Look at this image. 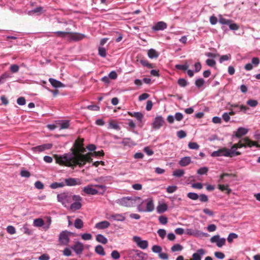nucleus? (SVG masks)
Instances as JSON below:
<instances>
[{
  "instance_id": "nucleus-4",
  "label": "nucleus",
  "mask_w": 260,
  "mask_h": 260,
  "mask_svg": "<svg viewBox=\"0 0 260 260\" xmlns=\"http://www.w3.org/2000/svg\"><path fill=\"white\" fill-rule=\"evenodd\" d=\"M138 201H140V197L132 196L123 197L117 200L116 203L122 206L131 207L138 205Z\"/></svg>"
},
{
  "instance_id": "nucleus-58",
  "label": "nucleus",
  "mask_w": 260,
  "mask_h": 260,
  "mask_svg": "<svg viewBox=\"0 0 260 260\" xmlns=\"http://www.w3.org/2000/svg\"><path fill=\"white\" fill-rule=\"evenodd\" d=\"M121 144L124 145H129L132 144V141L129 138H125L123 139L122 141L121 142Z\"/></svg>"
},
{
  "instance_id": "nucleus-35",
  "label": "nucleus",
  "mask_w": 260,
  "mask_h": 260,
  "mask_svg": "<svg viewBox=\"0 0 260 260\" xmlns=\"http://www.w3.org/2000/svg\"><path fill=\"white\" fill-rule=\"evenodd\" d=\"M74 226L76 229H80L83 226V222L81 219L77 218L75 220Z\"/></svg>"
},
{
  "instance_id": "nucleus-5",
  "label": "nucleus",
  "mask_w": 260,
  "mask_h": 260,
  "mask_svg": "<svg viewBox=\"0 0 260 260\" xmlns=\"http://www.w3.org/2000/svg\"><path fill=\"white\" fill-rule=\"evenodd\" d=\"M240 154V152H239V151H236V150H234L224 148L223 149H219L217 151H213L211 154V156L212 157L221 156L226 157H232L233 156L239 155Z\"/></svg>"
},
{
  "instance_id": "nucleus-6",
  "label": "nucleus",
  "mask_w": 260,
  "mask_h": 260,
  "mask_svg": "<svg viewBox=\"0 0 260 260\" xmlns=\"http://www.w3.org/2000/svg\"><path fill=\"white\" fill-rule=\"evenodd\" d=\"M255 146L257 147H259L258 145L256 144L255 142L248 139H244L241 141L240 143L234 145L231 149L235 150L237 148H242L243 147H251L252 146Z\"/></svg>"
},
{
  "instance_id": "nucleus-42",
  "label": "nucleus",
  "mask_w": 260,
  "mask_h": 260,
  "mask_svg": "<svg viewBox=\"0 0 260 260\" xmlns=\"http://www.w3.org/2000/svg\"><path fill=\"white\" fill-rule=\"evenodd\" d=\"M231 58V55L230 54L223 55L220 56L219 61L220 63H222L224 61H226V60L230 59Z\"/></svg>"
},
{
  "instance_id": "nucleus-36",
  "label": "nucleus",
  "mask_w": 260,
  "mask_h": 260,
  "mask_svg": "<svg viewBox=\"0 0 260 260\" xmlns=\"http://www.w3.org/2000/svg\"><path fill=\"white\" fill-rule=\"evenodd\" d=\"M183 249V246L179 244H176L171 247L172 252L180 251Z\"/></svg>"
},
{
  "instance_id": "nucleus-14",
  "label": "nucleus",
  "mask_w": 260,
  "mask_h": 260,
  "mask_svg": "<svg viewBox=\"0 0 260 260\" xmlns=\"http://www.w3.org/2000/svg\"><path fill=\"white\" fill-rule=\"evenodd\" d=\"M59 241L60 243L63 245H68L70 238L67 232H62L60 234L59 236Z\"/></svg>"
},
{
  "instance_id": "nucleus-40",
  "label": "nucleus",
  "mask_w": 260,
  "mask_h": 260,
  "mask_svg": "<svg viewBox=\"0 0 260 260\" xmlns=\"http://www.w3.org/2000/svg\"><path fill=\"white\" fill-rule=\"evenodd\" d=\"M188 67H189V66L187 63L184 64H178L175 65V68L177 69L180 70H182V71L187 70L188 69Z\"/></svg>"
},
{
  "instance_id": "nucleus-32",
  "label": "nucleus",
  "mask_w": 260,
  "mask_h": 260,
  "mask_svg": "<svg viewBox=\"0 0 260 260\" xmlns=\"http://www.w3.org/2000/svg\"><path fill=\"white\" fill-rule=\"evenodd\" d=\"M44 224V220L41 218H37L34 220V225L36 227H41Z\"/></svg>"
},
{
  "instance_id": "nucleus-63",
  "label": "nucleus",
  "mask_w": 260,
  "mask_h": 260,
  "mask_svg": "<svg viewBox=\"0 0 260 260\" xmlns=\"http://www.w3.org/2000/svg\"><path fill=\"white\" fill-rule=\"evenodd\" d=\"M111 257L115 259H117L120 257V254L117 250H114L111 253Z\"/></svg>"
},
{
  "instance_id": "nucleus-3",
  "label": "nucleus",
  "mask_w": 260,
  "mask_h": 260,
  "mask_svg": "<svg viewBox=\"0 0 260 260\" xmlns=\"http://www.w3.org/2000/svg\"><path fill=\"white\" fill-rule=\"evenodd\" d=\"M154 209V205L152 198H147L140 201H138L137 210L139 212H151Z\"/></svg>"
},
{
  "instance_id": "nucleus-30",
  "label": "nucleus",
  "mask_w": 260,
  "mask_h": 260,
  "mask_svg": "<svg viewBox=\"0 0 260 260\" xmlns=\"http://www.w3.org/2000/svg\"><path fill=\"white\" fill-rule=\"evenodd\" d=\"M95 252L100 255L104 256L105 255V252L104 248L100 245H99L95 247Z\"/></svg>"
},
{
  "instance_id": "nucleus-43",
  "label": "nucleus",
  "mask_w": 260,
  "mask_h": 260,
  "mask_svg": "<svg viewBox=\"0 0 260 260\" xmlns=\"http://www.w3.org/2000/svg\"><path fill=\"white\" fill-rule=\"evenodd\" d=\"M238 237V235L235 233H230L227 238V240L229 243L232 242L234 239H236Z\"/></svg>"
},
{
  "instance_id": "nucleus-29",
  "label": "nucleus",
  "mask_w": 260,
  "mask_h": 260,
  "mask_svg": "<svg viewBox=\"0 0 260 260\" xmlns=\"http://www.w3.org/2000/svg\"><path fill=\"white\" fill-rule=\"evenodd\" d=\"M231 107L235 109H236V108H239V110H237L238 112H240V111H243L244 113L246 112V111L249 109L248 107H246L244 105H238L237 104H233V105H232Z\"/></svg>"
},
{
  "instance_id": "nucleus-38",
  "label": "nucleus",
  "mask_w": 260,
  "mask_h": 260,
  "mask_svg": "<svg viewBox=\"0 0 260 260\" xmlns=\"http://www.w3.org/2000/svg\"><path fill=\"white\" fill-rule=\"evenodd\" d=\"M205 80L203 78H198L195 81V85L198 88L202 87L205 84Z\"/></svg>"
},
{
  "instance_id": "nucleus-8",
  "label": "nucleus",
  "mask_w": 260,
  "mask_h": 260,
  "mask_svg": "<svg viewBox=\"0 0 260 260\" xmlns=\"http://www.w3.org/2000/svg\"><path fill=\"white\" fill-rule=\"evenodd\" d=\"M165 122V119L161 116H157L152 124V127L153 129H158L164 125Z\"/></svg>"
},
{
  "instance_id": "nucleus-62",
  "label": "nucleus",
  "mask_w": 260,
  "mask_h": 260,
  "mask_svg": "<svg viewBox=\"0 0 260 260\" xmlns=\"http://www.w3.org/2000/svg\"><path fill=\"white\" fill-rule=\"evenodd\" d=\"M81 237L84 240H89L91 239L92 235L89 233H84L81 235Z\"/></svg>"
},
{
  "instance_id": "nucleus-22",
  "label": "nucleus",
  "mask_w": 260,
  "mask_h": 260,
  "mask_svg": "<svg viewBox=\"0 0 260 260\" xmlns=\"http://www.w3.org/2000/svg\"><path fill=\"white\" fill-rule=\"evenodd\" d=\"M49 81L51 84V85L54 87L59 88L64 87V85L62 83L55 79L49 78Z\"/></svg>"
},
{
  "instance_id": "nucleus-12",
  "label": "nucleus",
  "mask_w": 260,
  "mask_h": 260,
  "mask_svg": "<svg viewBox=\"0 0 260 260\" xmlns=\"http://www.w3.org/2000/svg\"><path fill=\"white\" fill-rule=\"evenodd\" d=\"M82 191L88 195H95L99 193L97 189L93 188V184H89L82 188Z\"/></svg>"
},
{
  "instance_id": "nucleus-52",
  "label": "nucleus",
  "mask_w": 260,
  "mask_h": 260,
  "mask_svg": "<svg viewBox=\"0 0 260 260\" xmlns=\"http://www.w3.org/2000/svg\"><path fill=\"white\" fill-rule=\"evenodd\" d=\"M177 136L180 139H183L186 136V133L183 130L179 131L177 132Z\"/></svg>"
},
{
  "instance_id": "nucleus-31",
  "label": "nucleus",
  "mask_w": 260,
  "mask_h": 260,
  "mask_svg": "<svg viewBox=\"0 0 260 260\" xmlns=\"http://www.w3.org/2000/svg\"><path fill=\"white\" fill-rule=\"evenodd\" d=\"M65 186L64 182H54L51 184L50 187L52 189L63 187Z\"/></svg>"
},
{
  "instance_id": "nucleus-2",
  "label": "nucleus",
  "mask_w": 260,
  "mask_h": 260,
  "mask_svg": "<svg viewBox=\"0 0 260 260\" xmlns=\"http://www.w3.org/2000/svg\"><path fill=\"white\" fill-rule=\"evenodd\" d=\"M57 199L58 202L72 212L80 210L82 206V198L79 195L73 194L71 192H64L58 194Z\"/></svg>"
},
{
  "instance_id": "nucleus-13",
  "label": "nucleus",
  "mask_w": 260,
  "mask_h": 260,
  "mask_svg": "<svg viewBox=\"0 0 260 260\" xmlns=\"http://www.w3.org/2000/svg\"><path fill=\"white\" fill-rule=\"evenodd\" d=\"M109 220L117 221H123L125 220V216L122 214L114 213L107 217Z\"/></svg>"
},
{
  "instance_id": "nucleus-20",
  "label": "nucleus",
  "mask_w": 260,
  "mask_h": 260,
  "mask_svg": "<svg viewBox=\"0 0 260 260\" xmlns=\"http://www.w3.org/2000/svg\"><path fill=\"white\" fill-rule=\"evenodd\" d=\"M191 162V158L189 156H185L180 159L178 164L181 167H186Z\"/></svg>"
},
{
  "instance_id": "nucleus-39",
  "label": "nucleus",
  "mask_w": 260,
  "mask_h": 260,
  "mask_svg": "<svg viewBox=\"0 0 260 260\" xmlns=\"http://www.w3.org/2000/svg\"><path fill=\"white\" fill-rule=\"evenodd\" d=\"M98 53L99 55L102 57H105L106 56V49L104 47H100L98 48Z\"/></svg>"
},
{
  "instance_id": "nucleus-54",
  "label": "nucleus",
  "mask_w": 260,
  "mask_h": 260,
  "mask_svg": "<svg viewBox=\"0 0 260 260\" xmlns=\"http://www.w3.org/2000/svg\"><path fill=\"white\" fill-rule=\"evenodd\" d=\"M177 189V187L175 185L169 186L167 188V191L169 193L175 192Z\"/></svg>"
},
{
  "instance_id": "nucleus-21",
  "label": "nucleus",
  "mask_w": 260,
  "mask_h": 260,
  "mask_svg": "<svg viewBox=\"0 0 260 260\" xmlns=\"http://www.w3.org/2000/svg\"><path fill=\"white\" fill-rule=\"evenodd\" d=\"M110 225V224L108 221L104 220L97 223L95 225V228L98 229L103 230L108 228Z\"/></svg>"
},
{
  "instance_id": "nucleus-15",
  "label": "nucleus",
  "mask_w": 260,
  "mask_h": 260,
  "mask_svg": "<svg viewBox=\"0 0 260 260\" xmlns=\"http://www.w3.org/2000/svg\"><path fill=\"white\" fill-rule=\"evenodd\" d=\"M167 24L164 21H159L156 23L152 27V29L153 31L163 30L167 28Z\"/></svg>"
},
{
  "instance_id": "nucleus-19",
  "label": "nucleus",
  "mask_w": 260,
  "mask_h": 260,
  "mask_svg": "<svg viewBox=\"0 0 260 260\" xmlns=\"http://www.w3.org/2000/svg\"><path fill=\"white\" fill-rule=\"evenodd\" d=\"M128 115L135 117L138 121L141 123L142 122V120L144 118L143 114L139 112H128Z\"/></svg>"
},
{
  "instance_id": "nucleus-49",
  "label": "nucleus",
  "mask_w": 260,
  "mask_h": 260,
  "mask_svg": "<svg viewBox=\"0 0 260 260\" xmlns=\"http://www.w3.org/2000/svg\"><path fill=\"white\" fill-rule=\"evenodd\" d=\"M178 84L181 87H185L187 85V82L183 78H180L178 80Z\"/></svg>"
},
{
  "instance_id": "nucleus-10",
  "label": "nucleus",
  "mask_w": 260,
  "mask_h": 260,
  "mask_svg": "<svg viewBox=\"0 0 260 260\" xmlns=\"http://www.w3.org/2000/svg\"><path fill=\"white\" fill-rule=\"evenodd\" d=\"M53 145L51 143L44 144L41 145L34 147L31 148V150L34 152H41L46 150L51 149Z\"/></svg>"
},
{
  "instance_id": "nucleus-45",
  "label": "nucleus",
  "mask_w": 260,
  "mask_h": 260,
  "mask_svg": "<svg viewBox=\"0 0 260 260\" xmlns=\"http://www.w3.org/2000/svg\"><path fill=\"white\" fill-rule=\"evenodd\" d=\"M247 104L251 107H255L258 105V102L255 100H249L247 101Z\"/></svg>"
},
{
  "instance_id": "nucleus-27",
  "label": "nucleus",
  "mask_w": 260,
  "mask_h": 260,
  "mask_svg": "<svg viewBox=\"0 0 260 260\" xmlns=\"http://www.w3.org/2000/svg\"><path fill=\"white\" fill-rule=\"evenodd\" d=\"M96 240L100 243L105 244L107 243V239L102 234H98L96 236Z\"/></svg>"
},
{
  "instance_id": "nucleus-51",
  "label": "nucleus",
  "mask_w": 260,
  "mask_h": 260,
  "mask_svg": "<svg viewBox=\"0 0 260 260\" xmlns=\"http://www.w3.org/2000/svg\"><path fill=\"white\" fill-rule=\"evenodd\" d=\"M55 34L57 36L60 37L61 38H64L66 35L67 34H69L70 32L69 31H57L54 32Z\"/></svg>"
},
{
  "instance_id": "nucleus-9",
  "label": "nucleus",
  "mask_w": 260,
  "mask_h": 260,
  "mask_svg": "<svg viewBox=\"0 0 260 260\" xmlns=\"http://www.w3.org/2000/svg\"><path fill=\"white\" fill-rule=\"evenodd\" d=\"M82 183V180L79 178H69L64 179L65 185L68 186H74L80 185Z\"/></svg>"
},
{
  "instance_id": "nucleus-34",
  "label": "nucleus",
  "mask_w": 260,
  "mask_h": 260,
  "mask_svg": "<svg viewBox=\"0 0 260 260\" xmlns=\"http://www.w3.org/2000/svg\"><path fill=\"white\" fill-rule=\"evenodd\" d=\"M185 172L182 169H177L173 172V175L176 177H181L183 176Z\"/></svg>"
},
{
  "instance_id": "nucleus-11",
  "label": "nucleus",
  "mask_w": 260,
  "mask_h": 260,
  "mask_svg": "<svg viewBox=\"0 0 260 260\" xmlns=\"http://www.w3.org/2000/svg\"><path fill=\"white\" fill-rule=\"evenodd\" d=\"M133 240L137 244V246L142 249H146L148 246V242L147 240H142L138 236H134Z\"/></svg>"
},
{
  "instance_id": "nucleus-28",
  "label": "nucleus",
  "mask_w": 260,
  "mask_h": 260,
  "mask_svg": "<svg viewBox=\"0 0 260 260\" xmlns=\"http://www.w3.org/2000/svg\"><path fill=\"white\" fill-rule=\"evenodd\" d=\"M108 128L109 129H114L116 130H119L120 129V126L119 125L115 122L114 120H111L109 121V125L108 127Z\"/></svg>"
},
{
  "instance_id": "nucleus-64",
  "label": "nucleus",
  "mask_w": 260,
  "mask_h": 260,
  "mask_svg": "<svg viewBox=\"0 0 260 260\" xmlns=\"http://www.w3.org/2000/svg\"><path fill=\"white\" fill-rule=\"evenodd\" d=\"M157 233L161 238L164 239L166 236V231L164 229H159L157 231Z\"/></svg>"
},
{
  "instance_id": "nucleus-47",
  "label": "nucleus",
  "mask_w": 260,
  "mask_h": 260,
  "mask_svg": "<svg viewBox=\"0 0 260 260\" xmlns=\"http://www.w3.org/2000/svg\"><path fill=\"white\" fill-rule=\"evenodd\" d=\"M60 129H66L68 128L69 127L70 124H69V120H65L63 121H62L60 123Z\"/></svg>"
},
{
  "instance_id": "nucleus-53",
  "label": "nucleus",
  "mask_w": 260,
  "mask_h": 260,
  "mask_svg": "<svg viewBox=\"0 0 260 260\" xmlns=\"http://www.w3.org/2000/svg\"><path fill=\"white\" fill-rule=\"evenodd\" d=\"M174 117L175 119H176L177 121H180L183 119V115L181 113L177 112L175 113Z\"/></svg>"
},
{
  "instance_id": "nucleus-18",
  "label": "nucleus",
  "mask_w": 260,
  "mask_h": 260,
  "mask_svg": "<svg viewBox=\"0 0 260 260\" xmlns=\"http://www.w3.org/2000/svg\"><path fill=\"white\" fill-rule=\"evenodd\" d=\"M205 253V251L203 249H199L197 252L192 254V260H201L202 256Z\"/></svg>"
},
{
  "instance_id": "nucleus-57",
  "label": "nucleus",
  "mask_w": 260,
  "mask_h": 260,
  "mask_svg": "<svg viewBox=\"0 0 260 260\" xmlns=\"http://www.w3.org/2000/svg\"><path fill=\"white\" fill-rule=\"evenodd\" d=\"M225 244V239L224 238H220L218 242L216 243V245L218 247H221Z\"/></svg>"
},
{
  "instance_id": "nucleus-46",
  "label": "nucleus",
  "mask_w": 260,
  "mask_h": 260,
  "mask_svg": "<svg viewBox=\"0 0 260 260\" xmlns=\"http://www.w3.org/2000/svg\"><path fill=\"white\" fill-rule=\"evenodd\" d=\"M219 22L220 23H221L222 24H226V25H229V24H230V23L232 22V21L231 20H230V19H226L225 18L221 17L219 19Z\"/></svg>"
},
{
  "instance_id": "nucleus-7",
  "label": "nucleus",
  "mask_w": 260,
  "mask_h": 260,
  "mask_svg": "<svg viewBox=\"0 0 260 260\" xmlns=\"http://www.w3.org/2000/svg\"><path fill=\"white\" fill-rule=\"evenodd\" d=\"M187 197L192 200H197L199 199L202 203H207L209 201L208 196L205 194L199 195L197 193L190 192L187 194Z\"/></svg>"
},
{
  "instance_id": "nucleus-16",
  "label": "nucleus",
  "mask_w": 260,
  "mask_h": 260,
  "mask_svg": "<svg viewBox=\"0 0 260 260\" xmlns=\"http://www.w3.org/2000/svg\"><path fill=\"white\" fill-rule=\"evenodd\" d=\"M70 38L75 41H78L86 37V36L78 32H70Z\"/></svg>"
},
{
  "instance_id": "nucleus-56",
  "label": "nucleus",
  "mask_w": 260,
  "mask_h": 260,
  "mask_svg": "<svg viewBox=\"0 0 260 260\" xmlns=\"http://www.w3.org/2000/svg\"><path fill=\"white\" fill-rule=\"evenodd\" d=\"M158 220L160 223L165 224L168 222V218L165 216H160Z\"/></svg>"
},
{
  "instance_id": "nucleus-33",
  "label": "nucleus",
  "mask_w": 260,
  "mask_h": 260,
  "mask_svg": "<svg viewBox=\"0 0 260 260\" xmlns=\"http://www.w3.org/2000/svg\"><path fill=\"white\" fill-rule=\"evenodd\" d=\"M218 188L222 191H226L228 194L231 192V189L229 188L228 185L219 184Z\"/></svg>"
},
{
  "instance_id": "nucleus-23",
  "label": "nucleus",
  "mask_w": 260,
  "mask_h": 260,
  "mask_svg": "<svg viewBox=\"0 0 260 260\" xmlns=\"http://www.w3.org/2000/svg\"><path fill=\"white\" fill-rule=\"evenodd\" d=\"M112 178V177L110 176H101L94 179V180L100 183H104L110 181Z\"/></svg>"
},
{
  "instance_id": "nucleus-25",
  "label": "nucleus",
  "mask_w": 260,
  "mask_h": 260,
  "mask_svg": "<svg viewBox=\"0 0 260 260\" xmlns=\"http://www.w3.org/2000/svg\"><path fill=\"white\" fill-rule=\"evenodd\" d=\"M248 132L247 129L244 127H239L236 132L235 136L238 138H240L242 136L246 135Z\"/></svg>"
},
{
  "instance_id": "nucleus-44",
  "label": "nucleus",
  "mask_w": 260,
  "mask_h": 260,
  "mask_svg": "<svg viewBox=\"0 0 260 260\" xmlns=\"http://www.w3.org/2000/svg\"><path fill=\"white\" fill-rule=\"evenodd\" d=\"M188 147L190 149L196 150L199 149V145L196 142H189L188 144Z\"/></svg>"
},
{
  "instance_id": "nucleus-59",
  "label": "nucleus",
  "mask_w": 260,
  "mask_h": 260,
  "mask_svg": "<svg viewBox=\"0 0 260 260\" xmlns=\"http://www.w3.org/2000/svg\"><path fill=\"white\" fill-rule=\"evenodd\" d=\"M17 103L20 106L24 105L26 103L25 99L24 97H20L17 99Z\"/></svg>"
},
{
  "instance_id": "nucleus-37",
  "label": "nucleus",
  "mask_w": 260,
  "mask_h": 260,
  "mask_svg": "<svg viewBox=\"0 0 260 260\" xmlns=\"http://www.w3.org/2000/svg\"><path fill=\"white\" fill-rule=\"evenodd\" d=\"M42 11V7H38L34 9L29 11L27 12L28 15H32L35 13H41Z\"/></svg>"
},
{
  "instance_id": "nucleus-26",
  "label": "nucleus",
  "mask_w": 260,
  "mask_h": 260,
  "mask_svg": "<svg viewBox=\"0 0 260 260\" xmlns=\"http://www.w3.org/2000/svg\"><path fill=\"white\" fill-rule=\"evenodd\" d=\"M148 56L150 58H156L158 57V53L153 49H150L148 51Z\"/></svg>"
},
{
  "instance_id": "nucleus-17",
  "label": "nucleus",
  "mask_w": 260,
  "mask_h": 260,
  "mask_svg": "<svg viewBox=\"0 0 260 260\" xmlns=\"http://www.w3.org/2000/svg\"><path fill=\"white\" fill-rule=\"evenodd\" d=\"M72 248L76 254H79L83 251L84 246L82 243L80 242H77L72 247Z\"/></svg>"
},
{
  "instance_id": "nucleus-1",
  "label": "nucleus",
  "mask_w": 260,
  "mask_h": 260,
  "mask_svg": "<svg viewBox=\"0 0 260 260\" xmlns=\"http://www.w3.org/2000/svg\"><path fill=\"white\" fill-rule=\"evenodd\" d=\"M91 153L83 154L78 152L66 153L63 155L55 157L57 163L61 165L70 167L73 169L78 166L82 167L85 165L86 162H91L92 159L90 157Z\"/></svg>"
},
{
  "instance_id": "nucleus-60",
  "label": "nucleus",
  "mask_w": 260,
  "mask_h": 260,
  "mask_svg": "<svg viewBox=\"0 0 260 260\" xmlns=\"http://www.w3.org/2000/svg\"><path fill=\"white\" fill-rule=\"evenodd\" d=\"M7 231L8 233L10 234H14L16 233V230L15 228L12 225H9L7 228Z\"/></svg>"
},
{
  "instance_id": "nucleus-41",
  "label": "nucleus",
  "mask_w": 260,
  "mask_h": 260,
  "mask_svg": "<svg viewBox=\"0 0 260 260\" xmlns=\"http://www.w3.org/2000/svg\"><path fill=\"white\" fill-rule=\"evenodd\" d=\"M208 168L206 167H202L198 170L197 173L200 175L206 174L208 171Z\"/></svg>"
},
{
  "instance_id": "nucleus-55",
  "label": "nucleus",
  "mask_w": 260,
  "mask_h": 260,
  "mask_svg": "<svg viewBox=\"0 0 260 260\" xmlns=\"http://www.w3.org/2000/svg\"><path fill=\"white\" fill-rule=\"evenodd\" d=\"M35 186L36 188L39 189H42L44 187L43 183L40 181H37L35 182Z\"/></svg>"
},
{
  "instance_id": "nucleus-61",
  "label": "nucleus",
  "mask_w": 260,
  "mask_h": 260,
  "mask_svg": "<svg viewBox=\"0 0 260 260\" xmlns=\"http://www.w3.org/2000/svg\"><path fill=\"white\" fill-rule=\"evenodd\" d=\"M20 175L23 177L28 178L30 177V174L28 171L23 170L20 172Z\"/></svg>"
},
{
  "instance_id": "nucleus-50",
  "label": "nucleus",
  "mask_w": 260,
  "mask_h": 260,
  "mask_svg": "<svg viewBox=\"0 0 260 260\" xmlns=\"http://www.w3.org/2000/svg\"><path fill=\"white\" fill-rule=\"evenodd\" d=\"M10 70L12 73H17L19 70V67L15 64H12L10 67Z\"/></svg>"
},
{
  "instance_id": "nucleus-48",
  "label": "nucleus",
  "mask_w": 260,
  "mask_h": 260,
  "mask_svg": "<svg viewBox=\"0 0 260 260\" xmlns=\"http://www.w3.org/2000/svg\"><path fill=\"white\" fill-rule=\"evenodd\" d=\"M152 250L154 253H160L162 250V248L160 246L154 245L152 247Z\"/></svg>"
},
{
  "instance_id": "nucleus-24",
  "label": "nucleus",
  "mask_w": 260,
  "mask_h": 260,
  "mask_svg": "<svg viewBox=\"0 0 260 260\" xmlns=\"http://www.w3.org/2000/svg\"><path fill=\"white\" fill-rule=\"evenodd\" d=\"M168 209V205L165 203L159 204L156 207V211L158 213H162Z\"/></svg>"
}]
</instances>
